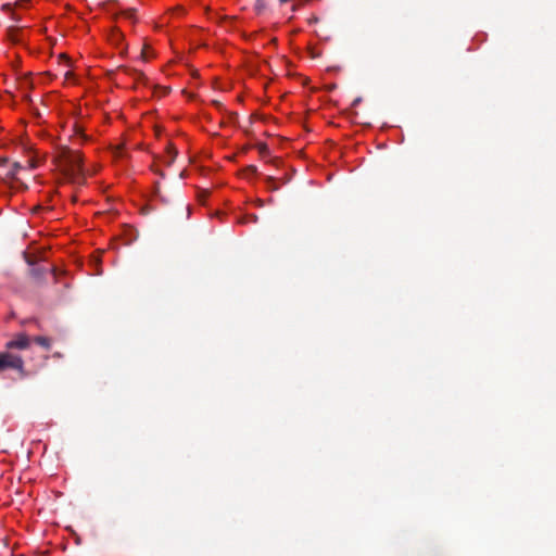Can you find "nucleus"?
<instances>
[{
  "label": "nucleus",
  "instance_id": "8",
  "mask_svg": "<svg viewBox=\"0 0 556 556\" xmlns=\"http://www.w3.org/2000/svg\"><path fill=\"white\" fill-rule=\"evenodd\" d=\"M176 155H177L176 149L172 144H168L167 146V157L165 160L166 165H172L176 159Z\"/></svg>",
  "mask_w": 556,
  "mask_h": 556
},
{
  "label": "nucleus",
  "instance_id": "4",
  "mask_svg": "<svg viewBox=\"0 0 556 556\" xmlns=\"http://www.w3.org/2000/svg\"><path fill=\"white\" fill-rule=\"evenodd\" d=\"M48 271H54V268H47V267H43V266H37V267H33L30 269V275L35 278V279H41Z\"/></svg>",
  "mask_w": 556,
  "mask_h": 556
},
{
  "label": "nucleus",
  "instance_id": "14",
  "mask_svg": "<svg viewBox=\"0 0 556 556\" xmlns=\"http://www.w3.org/2000/svg\"><path fill=\"white\" fill-rule=\"evenodd\" d=\"M125 71L131 75H135V76H142V73L138 72L137 70H128V68H125Z\"/></svg>",
  "mask_w": 556,
  "mask_h": 556
},
{
  "label": "nucleus",
  "instance_id": "6",
  "mask_svg": "<svg viewBox=\"0 0 556 556\" xmlns=\"http://www.w3.org/2000/svg\"><path fill=\"white\" fill-rule=\"evenodd\" d=\"M33 341L47 351L51 349V339L48 337L37 336L33 339Z\"/></svg>",
  "mask_w": 556,
  "mask_h": 556
},
{
  "label": "nucleus",
  "instance_id": "18",
  "mask_svg": "<svg viewBox=\"0 0 556 556\" xmlns=\"http://www.w3.org/2000/svg\"><path fill=\"white\" fill-rule=\"evenodd\" d=\"M11 17H12V20H13V21H15V22H18V21H20V18H18L14 13H12V14H11Z\"/></svg>",
  "mask_w": 556,
  "mask_h": 556
},
{
  "label": "nucleus",
  "instance_id": "20",
  "mask_svg": "<svg viewBox=\"0 0 556 556\" xmlns=\"http://www.w3.org/2000/svg\"><path fill=\"white\" fill-rule=\"evenodd\" d=\"M214 104H215V105H217V106H219V105H220V103H219V102H217V101H215V102H214Z\"/></svg>",
  "mask_w": 556,
  "mask_h": 556
},
{
  "label": "nucleus",
  "instance_id": "19",
  "mask_svg": "<svg viewBox=\"0 0 556 556\" xmlns=\"http://www.w3.org/2000/svg\"><path fill=\"white\" fill-rule=\"evenodd\" d=\"M359 101H361V99H356V100L354 101V104L358 103Z\"/></svg>",
  "mask_w": 556,
  "mask_h": 556
},
{
  "label": "nucleus",
  "instance_id": "21",
  "mask_svg": "<svg viewBox=\"0 0 556 556\" xmlns=\"http://www.w3.org/2000/svg\"><path fill=\"white\" fill-rule=\"evenodd\" d=\"M264 150H266V146H263V147L261 148V151H264Z\"/></svg>",
  "mask_w": 556,
  "mask_h": 556
},
{
  "label": "nucleus",
  "instance_id": "5",
  "mask_svg": "<svg viewBox=\"0 0 556 556\" xmlns=\"http://www.w3.org/2000/svg\"><path fill=\"white\" fill-rule=\"evenodd\" d=\"M20 33L21 29L16 26H10L7 29V37L12 42H18L20 41Z\"/></svg>",
  "mask_w": 556,
  "mask_h": 556
},
{
  "label": "nucleus",
  "instance_id": "12",
  "mask_svg": "<svg viewBox=\"0 0 556 556\" xmlns=\"http://www.w3.org/2000/svg\"><path fill=\"white\" fill-rule=\"evenodd\" d=\"M1 10L4 12H11L12 11V4L11 3H4L1 7Z\"/></svg>",
  "mask_w": 556,
  "mask_h": 556
},
{
  "label": "nucleus",
  "instance_id": "10",
  "mask_svg": "<svg viewBox=\"0 0 556 556\" xmlns=\"http://www.w3.org/2000/svg\"><path fill=\"white\" fill-rule=\"evenodd\" d=\"M266 182H267L268 189H270L273 191L278 189V186L276 185L275 178L273 176H267Z\"/></svg>",
  "mask_w": 556,
  "mask_h": 556
},
{
  "label": "nucleus",
  "instance_id": "13",
  "mask_svg": "<svg viewBox=\"0 0 556 556\" xmlns=\"http://www.w3.org/2000/svg\"><path fill=\"white\" fill-rule=\"evenodd\" d=\"M245 170H247L248 173H251V174H256V173H257V168H256V166H254V165H249V166L245 168Z\"/></svg>",
  "mask_w": 556,
  "mask_h": 556
},
{
  "label": "nucleus",
  "instance_id": "16",
  "mask_svg": "<svg viewBox=\"0 0 556 556\" xmlns=\"http://www.w3.org/2000/svg\"><path fill=\"white\" fill-rule=\"evenodd\" d=\"M134 14H135V10H128L125 12L126 17H128V18H132Z\"/></svg>",
  "mask_w": 556,
  "mask_h": 556
},
{
  "label": "nucleus",
  "instance_id": "11",
  "mask_svg": "<svg viewBox=\"0 0 556 556\" xmlns=\"http://www.w3.org/2000/svg\"><path fill=\"white\" fill-rule=\"evenodd\" d=\"M21 324L23 326L27 325V324H34L36 325L37 327H39V321L36 319V318H33V319H24L21 321Z\"/></svg>",
  "mask_w": 556,
  "mask_h": 556
},
{
  "label": "nucleus",
  "instance_id": "7",
  "mask_svg": "<svg viewBox=\"0 0 556 556\" xmlns=\"http://www.w3.org/2000/svg\"><path fill=\"white\" fill-rule=\"evenodd\" d=\"M22 168V165L18 162H14L11 168L7 173V177L13 180H17L16 174Z\"/></svg>",
  "mask_w": 556,
  "mask_h": 556
},
{
  "label": "nucleus",
  "instance_id": "15",
  "mask_svg": "<svg viewBox=\"0 0 556 556\" xmlns=\"http://www.w3.org/2000/svg\"><path fill=\"white\" fill-rule=\"evenodd\" d=\"M245 222L256 223L257 216L255 214H252V215L248 216V219Z\"/></svg>",
  "mask_w": 556,
  "mask_h": 556
},
{
  "label": "nucleus",
  "instance_id": "9",
  "mask_svg": "<svg viewBox=\"0 0 556 556\" xmlns=\"http://www.w3.org/2000/svg\"><path fill=\"white\" fill-rule=\"evenodd\" d=\"M267 7L266 0H256L254 4V9L257 14H261L265 11Z\"/></svg>",
  "mask_w": 556,
  "mask_h": 556
},
{
  "label": "nucleus",
  "instance_id": "2",
  "mask_svg": "<svg viewBox=\"0 0 556 556\" xmlns=\"http://www.w3.org/2000/svg\"><path fill=\"white\" fill-rule=\"evenodd\" d=\"M5 369L23 371L24 361L22 356L10 352L0 353V372Z\"/></svg>",
  "mask_w": 556,
  "mask_h": 556
},
{
  "label": "nucleus",
  "instance_id": "1",
  "mask_svg": "<svg viewBox=\"0 0 556 556\" xmlns=\"http://www.w3.org/2000/svg\"><path fill=\"white\" fill-rule=\"evenodd\" d=\"M60 169L75 184H84L85 170L83 156L78 151L62 147L56 155Z\"/></svg>",
  "mask_w": 556,
  "mask_h": 556
},
{
  "label": "nucleus",
  "instance_id": "17",
  "mask_svg": "<svg viewBox=\"0 0 556 556\" xmlns=\"http://www.w3.org/2000/svg\"><path fill=\"white\" fill-rule=\"evenodd\" d=\"M8 163H9V159L8 157L0 159V166H7Z\"/></svg>",
  "mask_w": 556,
  "mask_h": 556
},
{
  "label": "nucleus",
  "instance_id": "3",
  "mask_svg": "<svg viewBox=\"0 0 556 556\" xmlns=\"http://www.w3.org/2000/svg\"><path fill=\"white\" fill-rule=\"evenodd\" d=\"M31 339L25 333H17L14 339L5 343L8 350H27L30 346Z\"/></svg>",
  "mask_w": 556,
  "mask_h": 556
}]
</instances>
